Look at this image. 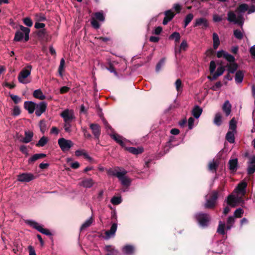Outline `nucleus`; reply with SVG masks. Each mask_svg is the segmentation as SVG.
Masks as SVG:
<instances>
[{
    "mask_svg": "<svg viewBox=\"0 0 255 255\" xmlns=\"http://www.w3.org/2000/svg\"><path fill=\"white\" fill-rule=\"evenodd\" d=\"M251 1L252 4L250 6L246 3H242L235 11H229L227 14V20L242 28L245 22L244 13L247 11L248 14H250L255 12V0Z\"/></svg>",
    "mask_w": 255,
    "mask_h": 255,
    "instance_id": "nucleus-1",
    "label": "nucleus"
},
{
    "mask_svg": "<svg viewBox=\"0 0 255 255\" xmlns=\"http://www.w3.org/2000/svg\"><path fill=\"white\" fill-rule=\"evenodd\" d=\"M225 191L224 186H220L218 190H214L212 192L211 195L206 196V203L205 204V207L206 208H212L216 204V201L219 196L223 197L224 194L223 192Z\"/></svg>",
    "mask_w": 255,
    "mask_h": 255,
    "instance_id": "nucleus-2",
    "label": "nucleus"
},
{
    "mask_svg": "<svg viewBox=\"0 0 255 255\" xmlns=\"http://www.w3.org/2000/svg\"><path fill=\"white\" fill-rule=\"evenodd\" d=\"M235 222V218L233 216H231L228 217L227 221V225L226 227L224 222L220 221L217 229V232L221 235H225L226 234L225 229H226L227 230H231V228L234 226Z\"/></svg>",
    "mask_w": 255,
    "mask_h": 255,
    "instance_id": "nucleus-3",
    "label": "nucleus"
},
{
    "mask_svg": "<svg viewBox=\"0 0 255 255\" xmlns=\"http://www.w3.org/2000/svg\"><path fill=\"white\" fill-rule=\"evenodd\" d=\"M30 29L22 25L20 26V30L17 31L14 35V40L15 41H20L24 38L25 41L29 40V33Z\"/></svg>",
    "mask_w": 255,
    "mask_h": 255,
    "instance_id": "nucleus-4",
    "label": "nucleus"
},
{
    "mask_svg": "<svg viewBox=\"0 0 255 255\" xmlns=\"http://www.w3.org/2000/svg\"><path fill=\"white\" fill-rule=\"evenodd\" d=\"M25 223L29 225V226L31 227L33 229H36L40 233L47 235V236H51V233L49 232V231L47 229H44L42 226L40 225L39 223L33 220H25Z\"/></svg>",
    "mask_w": 255,
    "mask_h": 255,
    "instance_id": "nucleus-5",
    "label": "nucleus"
},
{
    "mask_svg": "<svg viewBox=\"0 0 255 255\" xmlns=\"http://www.w3.org/2000/svg\"><path fill=\"white\" fill-rule=\"evenodd\" d=\"M195 217L201 227L205 228L208 226L210 220V217L208 214L200 212L197 213Z\"/></svg>",
    "mask_w": 255,
    "mask_h": 255,
    "instance_id": "nucleus-6",
    "label": "nucleus"
},
{
    "mask_svg": "<svg viewBox=\"0 0 255 255\" xmlns=\"http://www.w3.org/2000/svg\"><path fill=\"white\" fill-rule=\"evenodd\" d=\"M226 201L231 207H234L240 203H244V200L241 196L233 193L228 196Z\"/></svg>",
    "mask_w": 255,
    "mask_h": 255,
    "instance_id": "nucleus-7",
    "label": "nucleus"
},
{
    "mask_svg": "<svg viewBox=\"0 0 255 255\" xmlns=\"http://www.w3.org/2000/svg\"><path fill=\"white\" fill-rule=\"evenodd\" d=\"M32 67L28 65L24 68L19 73L18 76V81L22 84H27L29 82L26 78L30 75Z\"/></svg>",
    "mask_w": 255,
    "mask_h": 255,
    "instance_id": "nucleus-8",
    "label": "nucleus"
},
{
    "mask_svg": "<svg viewBox=\"0 0 255 255\" xmlns=\"http://www.w3.org/2000/svg\"><path fill=\"white\" fill-rule=\"evenodd\" d=\"M58 144L63 151L68 150L74 144L71 140L63 137L58 139Z\"/></svg>",
    "mask_w": 255,
    "mask_h": 255,
    "instance_id": "nucleus-9",
    "label": "nucleus"
},
{
    "mask_svg": "<svg viewBox=\"0 0 255 255\" xmlns=\"http://www.w3.org/2000/svg\"><path fill=\"white\" fill-rule=\"evenodd\" d=\"M247 187V183L245 181H242L236 187L233 191V193L243 198L246 194Z\"/></svg>",
    "mask_w": 255,
    "mask_h": 255,
    "instance_id": "nucleus-10",
    "label": "nucleus"
},
{
    "mask_svg": "<svg viewBox=\"0 0 255 255\" xmlns=\"http://www.w3.org/2000/svg\"><path fill=\"white\" fill-rule=\"evenodd\" d=\"M217 57L219 58H224L229 63L236 62L234 56L223 50H219L217 53Z\"/></svg>",
    "mask_w": 255,
    "mask_h": 255,
    "instance_id": "nucleus-11",
    "label": "nucleus"
},
{
    "mask_svg": "<svg viewBox=\"0 0 255 255\" xmlns=\"http://www.w3.org/2000/svg\"><path fill=\"white\" fill-rule=\"evenodd\" d=\"M125 170L123 168L117 166L114 168H109L107 170V173L108 176H115L118 179L121 177V175L123 173V170Z\"/></svg>",
    "mask_w": 255,
    "mask_h": 255,
    "instance_id": "nucleus-12",
    "label": "nucleus"
},
{
    "mask_svg": "<svg viewBox=\"0 0 255 255\" xmlns=\"http://www.w3.org/2000/svg\"><path fill=\"white\" fill-rule=\"evenodd\" d=\"M127 173L128 172L126 169L123 170V173L121 175V177L118 179L121 182L123 186L128 188L131 184L132 180L130 178L126 175Z\"/></svg>",
    "mask_w": 255,
    "mask_h": 255,
    "instance_id": "nucleus-13",
    "label": "nucleus"
},
{
    "mask_svg": "<svg viewBox=\"0 0 255 255\" xmlns=\"http://www.w3.org/2000/svg\"><path fill=\"white\" fill-rule=\"evenodd\" d=\"M60 116L63 119L64 122H72L75 119L73 111L68 109L64 110L60 114Z\"/></svg>",
    "mask_w": 255,
    "mask_h": 255,
    "instance_id": "nucleus-14",
    "label": "nucleus"
},
{
    "mask_svg": "<svg viewBox=\"0 0 255 255\" xmlns=\"http://www.w3.org/2000/svg\"><path fill=\"white\" fill-rule=\"evenodd\" d=\"M47 108V104L45 102H41L38 104H36L35 106V115L37 117H40L44 113Z\"/></svg>",
    "mask_w": 255,
    "mask_h": 255,
    "instance_id": "nucleus-15",
    "label": "nucleus"
},
{
    "mask_svg": "<svg viewBox=\"0 0 255 255\" xmlns=\"http://www.w3.org/2000/svg\"><path fill=\"white\" fill-rule=\"evenodd\" d=\"M89 127L95 138L98 140L101 135L100 127L97 124H90Z\"/></svg>",
    "mask_w": 255,
    "mask_h": 255,
    "instance_id": "nucleus-16",
    "label": "nucleus"
},
{
    "mask_svg": "<svg viewBox=\"0 0 255 255\" xmlns=\"http://www.w3.org/2000/svg\"><path fill=\"white\" fill-rule=\"evenodd\" d=\"M118 223H113L109 230L105 232V239L108 240L111 238L114 237L115 233L117 230Z\"/></svg>",
    "mask_w": 255,
    "mask_h": 255,
    "instance_id": "nucleus-17",
    "label": "nucleus"
},
{
    "mask_svg": "<svg viewBox=\"0 0 255 255\" xmlns=\"http://www.w3.org/2000/svg\"><path fill=\"white\" fill-rule=\"evenodd\" d=\"M202 26L203 29H206L209 26L208 20L205 17H200L195 20L194 26Z\"/></svg>",
    "mask_w": 255,
    "mask_h": 255,
    "instance_id": "nucleus-18",
    "label": "nucleus"
},
{
    "mask_svg": "<svg viewBox=\"0 0 255 255\" xmlns=\"http://www.w3.org/2000/svg\"><path fill=\"white\" fill-rule=\"evenodd\" d=\"M34 179V175L31 173H24L17 176V180L20 182H28Z\"/></svg>",
    "mask_w": 255,
    "mask_h": 255,
    "instance_id": "nucleus-19",
    "label": "nucleus"
},
{
    "mask_svg": "<svg viewBox=\"0 0 255 255\" xmlns=\"http://www.w3.org/2000/svg\"><path fill=\"white\" fill-rule=\"evenodd\" d=\"M94 180L91 178H84L79 185L85 188H90L94 185Z\"/></svg>",
    "mask_w": 255,
    "mask_h": 255,
    "instance_id": "nucleus-20",
    "label": "nucleus"
},
{
    "mask_svg": "<svg viewBox=\"0 0 255 255\" xmlns=\"http://www.w3.org/2000/svg\"><path fill=\"white\" fill-rule=\"evenodd\" d=\"M109 134L110 136L121 146L126 147L124 141H126L127 140L124 138L123 136L117 133H109Z\"/></svg>",
    "mask_w": 255,
    "mask_h": 255,
    "instance_id": "nucleus-21",
    "label": "nucleus"
},
{
    "mask_svg": "<svg viewBox=\"0 0 255 255\" xmlns=\"http://www.w3.org/2000/svg\"><path fill=\"white\" fill-rule=\"evenodd\" d=\"M36 103L32 101H25L24 103V107L29 114L33 113L35 111Z\"/></svg>",
    "mask_w": 255,
    "mask_h": 255,
    "instance_id": "nucleus-22",
    "label": "nucleus"
},
{
    "mask_svg": "<svg viewBox=\"0 0 255 255\" xmlns=\"http://www.w3.org/2000/svg\"><path fill=\"white\" fill-rule=\"evenodd\" d=\"M46 154L44 153H36L33 154L31 157L28 160V164H32L35 161L38 160L39 159L44 158L46 156Z\"/></svg>",
    "mask_w": 255,
    "mask_h": 255,
    "instance_id": "nucleus-23",
    "label": "nucleus"
},
{
    "mask_svg": "<svg viewBox=\"0 0 255 255\" xmlns=\"http://www.w3.org/2000/svg\"><path fill=\"white\" fill-rule=\"evenodd\" d=\"M225 67L228 73L232 74L234 73L238 68V64L236 62L231 63H228L226 66H225Z\"/></svg>",
    "mask_w": 255,
    "mask_h": 255,
    "instance_id": "nucleus-24",
    "label": "nucleus"
},
{
    "mask_svg": "<svg viewBox=\"0 0 255 255\" xmlns=\"http://www.w3.org/2000/svg\"><path fill=\"white\" fill-rule=\"evenodd\" d=\"M253 158V156H251L248 162L247 172L249 175L252 174L255 172V162H252Z\"/></svg>",
    "mask_w": 255,
    "mask_h": 255,
    "instance_id": "nucleus-25",
    "label": "nucleus"
},
{
    "mask_svg": "<svg viewBox=\"0 0 255 255\" xmlns=\"http://www.w3.org/2000/svg\"><path fill=\"white\" fill-rule=\"evenodd\" d=\"M25 136L21 138L20 141L23 143H27L32 140L33 133L32 131H25Z\"/></svg>",
    "mask_w": 255,
    "mask_h": 255,
    "instance_id": "nucleus-26",
    "label": "nucleus"
},
{
    "mask_svg": "<svg viewBox=\"0 0 255 255\" xmlns=\"http://www.w3.org/2000/svg\"><path fill=\"white\" fill-rule=\"evenodd\" d=\"M123 253L126 255H131L134 251V248L132 245H127L122 248Z\"/></svg>",
    "mask_w": 255,
    "mask_h": 255,
    "instance_id": "nucleus-27",
    "label": "nucleus"
},
{
    "mask_svg": "<svg viewBox=\"0 0 255 255\" xmlns=\"http://www.w3.org/2000/svg\"><path fill=\"white\" fill-rule=\"evenodd\" d=\"M202 111L203 110L200 106L195 105L192 111V114L195 118L198 119L202 114Z\"/></svg>",
    "mask_w": 255,
    "mask_h": 255,
    "instance_id": "nucleus-28",
    "label": "nucleus"
},
{
    "mask_svg": "<svg viewBox=\"0 0 255 255\" xmlns=\"http://www.w3.org/2000/svg\"><path fill=\"white\" fill-rule=\"evenodd\" d=\"M231 104L228 100L225 102L223 105V111L225 113L226 116H228L230 115L231 112Z\"/></svg>",
    "mask_w": 255,
    "mask_h": 255,
    "instance_id": "nucleus-29",
    "label": "nucleus"
},
{
    "mask_svg": "<svg viewBox=\"0 0 255 255\" xmlns=\"http://www.w3.org/2000/svg\"><path fill=\"white\" fill-rule=\"evenodd\" d=\"M126 149L131 153L137 155L141 153L143 151V148L141 147H126Z\"/></svg>",
    "mask_w": 255,
    "mask_h": 255,
    "instance_id": "nucleus-30",
    "label": "nucleus"
},
{
    "mask_svg": "<svg viewBox=\"0 0 255 255\" xmlns=\"http://www.w3.org/2000/svg\"><path fill=\"white\" fill-rule=\"evenodd\" d=\"M237 132L228 130L226 135V139L230 143L235 142V134Z\"/></svg>",
    "mask_w": 255,
    "mask_h": 255,
    "instance_id": "nucleus-31",
    "label": "nucleus"
},
{
    "mask_svg": "<svg viewBox=\"0 0 255 255\" xmlns=\"http://www.w3.org/2000/svg\"><path fill=\"white\" fill-rule=\"evenodd\" d=\"M105 250L107 252L106 255H117L118 253V251L111 245L106 246Z\"/></svg>",
    "mask_w": 255,
    "mask_h": 255,
    "instance_id": "nucleus-32",
    "label": "nucleus"
},
{
    "mask_svg": "<svg viewBox=\"0 0 255 255\" xmlns=\"http://www.w3.org/2000/svg\"><path fill=\"white\" fill-rule=\"evenodd\" d=\"M33 96L34 98L39 100H44L46 98L40 89L34 90L33 93Z\"/></svg>",
    "mask_w": 255,
    "mask_h": 255,
    "instance_id": "nucleus-33",
    "label": "nucleus"
},
{
    "mask_svg": "<svg viewBox=\"0 0 255 255\" xmlns=\"http://www.w3.org/2000/svg\"><path fill=\"white\" fill-rule=\"evenodd\" d=\"M244 76V73L242 71H237L235 75V81L236 83H241L243 82Z\"/></svg>",
    "mask_w": 255,
    "mask_h": 255,
    "instance_id": "nucleus-34",
    "label": "nucleus"
},
{
    "mask_svg": "<svg viewBox=\"0 0 255 255\" xmlns=\"http://www.w3.org/2000/svg\"><path fill=\"white\" fill-rule=\"evenodd\" d=\"M213 47L214 49H217L220 45V42L218 35L215 32L213 34Z\"/></svg>",
    "mask_w": 255,
    "mask_h": 255,
    "instance_id": "nucleus-35",
    "label": "nucleus"
},
{
    "mask_svg": "<svg viewBox=\"0 0 255 255\" xmlns=\"http://www.w3.org/2000/svg\"><path fill=\"white\" fill-rule=\"evenodd\" d=\"M229 169L231 170H236L237 169L238 159L237 158L231 159L229 161Z\"/></svg>",
    "mask_w": 255,
    "mask_h": 255,
    "instance_id": "nucleus-36",
    "label": "nucleus"
},
{
    "mask_svg": "<svg viewBox=\"0 0 255 255\" xmlns=\"http://www.w3.org/2000/svg\"><path fill=\"white\" fill-rule=\"evenodd\" d=\"M93 219L91 217L86 220L81 225L80 230H84L89 227L93 223Z\"/></svg>",
    "mask_w": 255,
    "mask_h": 255,
    "instance_id": "nucleus-37",
    "label": "nucleus"
},
{
    "mask_svg": "<svg viewBox=\"0 0 255 255\" xmlns=\"http://www.w3.org/2000/svg\"><path fill=\"white\" fill-rule=\"evenodd\" d=\"M108 64L109 65V66L108 67H105L104 66L102 65V68L106 69L110 72L114 73V75L115 76H116L117 77H119L118 74L117 72L115 70V69L113 65H112V64L111 62H109Z\"/></svg>",
    "mask_w": 255,
    "mask_h": 255,
    "instance_id": "nucleus-38",
    "label": "nucleus"
},
{
    "mask_svg": "<svg viewBox=\"0 0 255 255\" xmlns=\"http://www.w3.org/2000/svg\"><path fill=\"white\" fill-rule=\"evenodd\" d=\"M169 13L170 14L171 13V10H168L165 12V16L163 20V24L166 25L168 23V22L171 21L173 18V15H171L170 17H168V14Z\"/></svg>",
    "mask_w": 255,
    "mask_h": 255,
    "instance_id": "nucleus-39",
    "label": "nucleus"
},
{
    "mask_svg": "<svg viewBox=\"0 0 255 255\" xmlns=\"http://www.w3.org/2000/svg\"><path fill=\"white\" fill-rule=\"evenodd\" d=\"M229 130L237 132V122L234 118L230 121Z\"/></svg>",
    "mask_w": 255,
    "mask_h": 255,
    "instance_id": "nucleus-40",
    "label": "nucleus"
},
{
    "mask_svg": "<svg viewBox=\"0 0 255 255\" xmlns=\"http://www.w3.org/2000/svg\"><path fill=\"white\" fill-rule=\"evenodd\" d=\"M95 18L96 20H98L100 21L103 22L105 20V16L104 15L103 11L96 12L94 14Z\"/></svg>",
    "mask_w": 255,
    "mask_h": 255,
    "instance_id": "nucleus-41",
    "label": "nucleus"
},
{
    "mask_svg": "<svg viewBox=\"0 0 255 255\" xmlns=\"http://www.w3.org/2000/svg\"><path fill=\"white\" fill-rule=\"evenodd\" d=\"M47 137L43 136L40 138L38 141L36 143V145L37 146L43 147L47 143Z\"/></svg>",
    "mask_w": 255,
    "mask_h": 255,
    "instance_id": "nucleus-42",
    "label": "nucleus"
},
{
    "mask_svg": "<svg viewBox=\"0 0 255 255\" xmlns=\"http://www.w3.org/2000/svg\"><path fill=\"white\" fill-rule=\"evenodd\" d=\"M234 35L238 39L241 40L243 38L244 32L240 29H235L234 30Z\"/></svg>",
    "mask_w": 255,
    "mask_h": 255,
    "instance_id": "nucleus-43",
    "label": "nucleus"
},
{
    "mask_svg": "<svg viewBox=\"0 0 255 255\" xmlns=\"http://www.w3.org/2000/svg\"><path fill=\"white\" fill-rule=\"evenodd\" d=\"M214 124L219 126L222 124V116L221 114L220 113H218L216 114L214 120Z\"/></svg>",
    "mask_w": 255,
    "mask_h": 255,
    "instance_id": "nucleus-44",
    "label": "nucleus"
},
{
    "mask_svg": "<svg viewBox=\"0 0 255 255\" xmlns=\"http://www.w3.org/2000/svg\"><path fill=\"white\" fill-rule=\"evenodd\" d=\"M194 15L192 13L188 14L184 19V27L185 28L190 23V22L193 19Z\"/></svg>",
    "mask_w": 255,
    "mask_h": 255,
    "instance_id": "nucleus-45",
    "label": "nucleus"
},
{
    "mask_svg": "<svg viewBox=\"0 0 255 255\" xmlns=\"http://www.w3.org/2000/svg\"><path fill=\"white\" fill-rule=\"evenodd\" d=\"M180 33L178 32H174L172 33L169 36L170 39H174L176 43H178L179 42L180 39Z\"/></svg>",
    "mask_w": 255,
    "mask_h": 255,
    "instance_id": "nucleus-46",
    "label": "nucleus"
},
{
    "mask_svg": "<svg viewBox=\"0 0 255 255\" xmlns=\"http://www.w3.org/2000/svg\"><path fill=\"white\" fill-rule=\"evenodd\" d=\"M71 122H64L63 128L66 132L70 133L71 132Z\"/></svg>",
    "mask_w": 255,
    "mask_h": 255,
    "instance_id": "nucleus-47",
    "label": "nucleus"
},
{
    "mask_svg": "<svg viewBox=\"0 0 255 255\" xmlns=\"http://www.w3.org/2000/svg\"><path fill=\"white\" fill-rule=\"evenodd\" d=\"M122 202V199L121 196H114L111 199V202L114 205H117L121 204Z\"/></svg>",
    "mask_w": 255,
    "mask_h": 255,
    "instance_id": "nucleus-48",
    "label": "nucleus"
},
{
    "mask_svg": "<svg viewBox=\"0 0 255 255\" xmlns=\"http://www.w3.org/2000/svg\"><path fill=\"white\" fill-rule=\"evenodd\" d=\"M218 167V163L214 160H213L209 164V169L210 171L216 172Z\"/></svg>",
    "mask_w": 255,
    "mask_h": 255,
    "instance_id": "nucleus-49",
    "label": "nucleus"
},
{
    "mask_svg": "<svg viewBox=\"0 0 255 255\" xmlns=\"http://www.w3.org/2000/svg\"><path fill=\"white\" fill-rule=\"evenodd\" d=\"M164 63L165 59L162 58L161 59H160V60L158 62L156 66L155 70L156 72H159L161 70L162 67L164 65Z\"/></svg>",
    "mask_w": 255,
    "mask_h": 255,
    "instance_id": "nucleus-50",
    "label": "nucleus"
},
{
    "mask_svg": "<svg viewBox=\"0 0 255 255\" xmlns=\"http://www.w3.org/2000/svg\"><path fill=\"white\" fill-rule=\"evenodd\" d=\"M244 212V210L242 208H238L235 211L233 216H234L235 218H241L243 216Z\"/></svg>",
    "mask_w": 255,
    "mask_h": 255,
    "instance_id": "nucleus-51",
    "label": "nucleus"
},
{
    "mask_svg": "<svg viewBox=\"0 0 255 255\" xmlns=\"http://www.w3.org/2000/svg\"><path fill=\"white\" fill-rule=\"evenodd\" d=\"M39 126L41 132L44 133L46 130V122L44 120H41L39 123Z\"/></svg>",
    "mask_w": 255,
    "mask_h": 255,
    "instance_id": "nucleus-52",
    "label": "nucleus"
},
{
    "mask_svg": "<svg viewBox=\"0 0 255 255\" xmlns=\"http://www.w3.org/2000/svg\"><path fill=\"white\" fill-rule=\"evenodd\" d=\"M176 90L179 92L182 91V81L180 79H177L175 83Z\"/></svg>",
    "mask_w": 255,
    "mask_h": 255,
    "instance_id": "nucleus-53",
    "label": "nucleus"
},
{
    "mask_svg": "<svg viewBox=\"0 0 255 255\" xmlns=\"http://www.w3.org/2000/svg\"><path fill=\"white\" fill-rule=\"evenodd\" d=\"M187 47H188L187 42L185 40H184L181 42V43L180 45V48L179 49V52H181V51L182 50L186 51Z\"/></svg>",
    "mask_w": 255,
    "mask_h": 255,
    "instance_id": "nucleus-54",
    "label": "nucleus"
},
{
    "mask_svg": "<svg viewBox=\"0 0 255 255\" xmlns=\"http://www.w3.org/2000/svg\"><path fill=\"white\" fill-rule=\"evenodd\" d=\"M65 64V61L63 58H62L60 60V65L58 68V72L60 76H62V70L63 69V67Z\"/></svg>",
    "mask_w": 255,
    "mask_h": 255,
    "instance_id": "nucleus-55",
    "label": "nucleus"
},
{
    "mask_svg": "<svg viewBox=\"0 0 255 255\" xmlns=\"http://www.w3.org/2000/svg\"><path fill=\"white\" fill-rule=\"evenodd\" d=\"M216 68V65L215 62L213 60H212L210 62V67H209L210 73L211 74H213L214 73H215Z\"/></svg>",
    "mask_w": 255,
    "mask_h": 255,
    "instance_id": "nucleus-56",
    "label": "nucleus"
},
{
    "mask_svg": "<svg viewBox=\"0 0 255 255\" xmlns=\"http://www.w3.org/2000/svg\"><path fill=\"white\" fill-rule=\"evenodd\" d=\"M225 70V67L221 66L217 68V71L215 73L217 74V76L219 77L224 73Z\"/></svg>",
    "mask_w": 255,
    "mask_h": 255,
    "instance_id": "nucleus-57",
    "label": "nucleus"
},
{
    "mask_svg": "<svg viewBox=\"0 0 255 255\" xmlns=\"http://www.w3.org/2000/svg\"><path fill=\"white\" fill-rule=\"evenodd\" d=\"M20 114V110L19 108L16 106H14L12 113V115L15 117L18 116Z\"/></svg>",
    "mask_w": 255,
    "mask_h": 255,
    "instance_id": "nucleus-58",
    "label": "nucleus"
},
{
    "mask_svg": "<svg viewBox=\"0 0 255 255\" xmlns=\"http://www.w3.org/2000/svg\"><path fill=\"white\" fill-rule=\"evenodd\" d=\"M9 96L15 104H17L21 101V98L17 95L10 94Z\"/></svg>",
    "mask_w": 255,
    "mask_h": 255,
    "instance_id": "nucleus-59",
    "label": "nucleus"
},
{
    "mask_svg": "<svg viewBox=\"0 0 255 255\" xmlns=\"http://www.w3.org/2000/svg\"><path fill=\"white\" fill-rule=\"evenodd\" d=\"M194 122H195V120L193 118L190 117L188 119V128L189 129H192L193 128L194 126Z\"/></svg>",
    "mask_w": 255,
    "mask_h": 255,
    "instance_id": "nucleus-60",
    "label": "nucleus"
},
{
    "mask_svg": "<svg viewBox=\"0 0 255 255\" xmlns=\"http://www.w3.org/2000/svg\"><path fill=\"white\" fill-rule=\"evenodd\" d=\"M222 83L221 82H218L211 88V89L213 91H216L218 90L222 87Z\"/></svg>",
    "mask_w": 255,
    "mask_h": 255,
    "instance_id": "nucleus-61",
    "label": "nucleus"
},
{
    "mask_svg": "<svg viewBox=\"0 0 255 255\" xmlns=\"http://www.w3.org/2000/svg\"><path fill=\"white\" fill-rule=\"evenodd\" d=\"M23 23L25 25L28 27H30L32 25V21L29 17H26L23 19Z\"/></svg>",
    "mask_w": 255,
    "mask_h": 255,
    "instance_id": "nucleus-62",
    "label": "nucleus"
},
{
    "mask_svg": "<svg viewBox=\"0 0 255 255\" xmlns=\"http://www.w3.org/2000/svg\"><path fill=\"white\" fill-rule=\"evenodd\" d=\"M111 219L114 221V223H118V216L116 210H114L111 212Z\"/></svg>",
    "mask_w": 255,
    "mask_h": 255,
    "instance_id": "nucleus-63",
    "label": "nucleus"
},
{
    "mask_svg": "<svg viewBox=\"0 0 255 255\" xmlns=\"http://www.w3.org/2000/svg\"><path fill=\"white\" fill-rule=\"evenodd\" d=\"M91 23L92 26L95 28V29H98L100 27V24L99 22L97 21V20L95 19H92Z\"/></svg>",
    "mask_w": 255,
    "mask_h": 255,
    "instance_id": "nucleus-64",
    "label": "nucleus"
}]
</instances>
